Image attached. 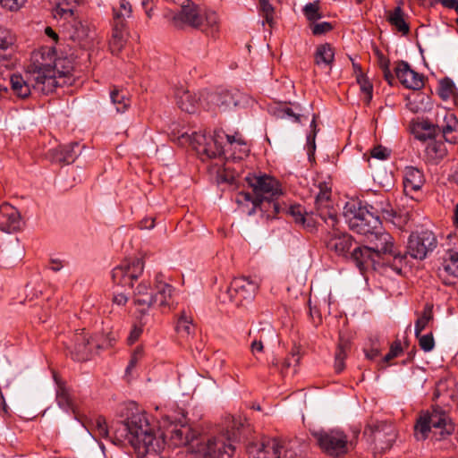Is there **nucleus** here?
I'll use <instances>...</instances> for the list:
<instances>
[{
    "label": "nucleus",
    "instance_id": "nucleus-48",
    "mask_svg": "<svg viewBox=\"0 0 458 458\" xmlns=\"http://www.w3.org/2000/svg\"><path fill=\"white\" fill-rule=\"evenodd\" d=\"M419 340V345L421 350L426 352H431L435 347V340L432 333L421 335L416 336Z\"/></svg>",
    "mask_w": 458,
    "mask_h": 458
},
{
    "label": "nucleus",
    "instance_id": "nucleus-9",
    "mask_svg": "<svg viewBox=\"0 0 458 458\" xmlns=\"http://www.w3.org/2000/svg\"><path fill=\"white\" fill-rule=\"evenodd\" d=\"M320 218L324 220L331 230L327 233L326 245L328 250L335 252L338 256L347 257L351 248L353 245V239L348 233L341 232L337 228L338 218L336 212L327 210V216L324 212L320 213Z\"/></svg>",
    "mask_w": 458,
    "mask_h": 458
},
{
    "label": "nucleus",
    "instance_id": "nucleus-29",
    "mask_svg": "<svg viewBox=\"0 0 458 458\" xmlns=\"http://www.w3.org/2000/svg\"><path fill=\"white\" fill-rule=\"evenodd\" d=\"M134 303L139 307L141 313H145L153 306V292L148 291V286L141 283L134 292Z\"/></svg>",
    "mask_w": 458,
    "mask_h": 458
},
{
    "label": "nucleus",
    "instance_id": "nucleus-33",
    "mask_svg": "<svg viewBox=\"0 0 458 458\" xmlns=\"http://www.w3.org/2000/svg\"><path fill=\"white\" fill-rule=\"evenodd\" d=\"M224 172L226 181L235 182L243 173V164L242 163V160L225 158V162L224 163Z\"/></svg>",
    "mask_w": 458,
    "mask_h": 458
},
{
    "label": "nucleus",
    "instance_id": "nucleus-15",
    "mask_svg": "<svg viewBox=\"0 0 458 458\" xmlns=\"http://www.w3.org/2000/svg\"><path fill=\"white\" fill-rule=\"evenodd\" d=\"M437 239L430 231H421L410 235L408 242V253L413 259H424L428 253L437 247Z\"/></svg>",
    "mask_w": 458,
    "mask_h": 458
},
{
    "label": "nucleus",
    "instance_id": "nucleus-40",
    "mask_svg": "<svg viewBox=\"0 0 458 458\" xmlns=\"http://www.w3.org/2000/svg\"><path fill=\"white\" fill-rule=\"evenodd\" d=\"M56 402L62 409L68 410L72 408V400L64 383L57 382Z\"/></svg>",
    "mask_w": 458,
    "mask_h": 458
},
{
    "label": "nucleus",
    "instance_id": "nucleus-43",
    "mask_svg": "<svg viewBox=\"0 0 458 458\" xmlns=\"http://www.w3.org/2000/svg\"><path fill=\"white\" fill-rule=\"evenodd\" d=\"M110 98L118 113L124 112L130 106V99L122 91L116 89L110 92Z\"/></svg>",
    "mask_w": 458,
    "mask_h": 458
},
{
    "label": "nucleus",
    "instance_id": "nucleus-62",
    "mask_svg": "<svg viewBox=\"0 0 458 458\" xmlns=\"http://www.w3.org/2000/svg\"><path fill=\"white\" fill-rule=\"evenodd\" d=\"M55 16L59 15L60 17H71L72 16V10L70 8H64L58 4L55 10Z\"/></svg>",
    "mask_w": 458,
    "mask_h": 458
},
{
    "label": "nucleus",
    "instance_id": "nucleus-45",
    "mask_svg": "<svg viewBox=\"0 0 458 458\" xmlns=\"http://www.w3.org/2000/svg\"><path fill=\"white\" fill-rule=\"evenodd\" d=\"M259 10L264 17L262 24L267 23L270 27L274 24V6L269 3V0H259Z\"/></svg>",
    "mask_w": 458,
    "mask_h": 458
},
{
    "label": "nucleus",
    "instance_id": "nucleus-53",
    "mask_svg": "<svg viewBox=\"0 0 458 458\" xmlns=\"http://www.w3.org/2000/svg\"><path fill=\"white\" fill-rule=\"evenodd\" d=\"M300 357L298 353L292 352L291 355L284 359L280 369L282 374H286L287 370L299 363Z\"/></svg>",
    "mask_w": 458,
    "mask_h": 458
},
{
    "label": "nucleus",
    "instance_id": "nucleus-59",
    "mask_svg": "<svg viewBox=\"0 0 458 458\" xmlns=\"http://www.w3.org/2000/svg\"><path fill=\"white\" fill-rule=\"evenodd\" d=\"M142 356H143L142 347H140V346L136 347V349L133 351V352L131 354L130 362L126 368V371L128 372L131 369H132L136 366L138 361L142 358Z\"/></svg>",
    "mask_w": 458,
    "mask_h": 458
},
{
    "label": "nucleus",
    "instance_id": "nucleus-31",
    "mask_svg": "<svg viewBox=\"0 0 458 458\" xmlns=\"http://www.w3.org/2000/svg\"><path fill=\"white\" fill-rule=\"evenodd\" d=\"M405 17L406 15L401 6H396L387 13L388 22L403 35H407L410 32V27Z\"/></svg>",
    "mask_w": 458,
    "mask_h": 458
},
{
    "label": "nucleus",
    "instance_id": "nucleus-13",
    "mask_svg": "<svg viewBox=\"0 0 458 458\" xmlns=\"http://www.w3.org/2000/svg\"><path fill=\"white\" fill-rule=\"evenodd\" d=\"M143 269L144 261L141 258L127 259L113 269L112 278L118 285L131 287L133 281L143 273Z\"/></svg>",
    "mask_w": 458,
    "mask_h": 458
},
{
    "label": "nucleus",
    "instance_id": "nucleus-4",
    "mask_svg": "<svg viewBox=\"0 0 458 458\" xmlns=\"http://www.w3.org/2000/svg\"><path fill=\"white\" fill-rule=\"evenodd\" d=\"M301 444L296 439L280 440L262 437L246 446L248 458H296Z\"/></svg>",
    "mask_w": 458,
    "mask_h": 458
},
{
    "label": "nucleus",
    "instance_id": "nucleus-30",
    "mask_svg": "<svg viewBox=\"0 0 458 458\" xmlns=\"http://www.w3.org/2000/svg\"><path fill=\"white\" fill-rule=\"evenodd\" d=\"M335 59V51L333 47L328 44H321L316 47L314 53V62L318 66L331 67Z\"/></svg>",
    "mask_w": 458,
    "mask_h": 458
},
{
    "label": "nucleus",
    "instance_id": "nucleus-49",
    "mask_svg": "<svg viewBox=\"0 0 458 458\" xmlns=\"http://www.w3.org/2000/svg\"><path fill=\"white\" fill-rule=\"evenodd\" d=\"M303 13L309 21H313L321 18L318 4L316 2L307 4L303 8Z\"/></svg>",
    "mask_w": 458,
    "mask_h": 458
},
{
    "label": "nucleus",
    "instance_id": "nucleus-27",
    "mask_svg": "<svg viewBox=\"0 0 458 458\" xmlns=\"http://www.w3.org/2000/svg\"><path fill=\"white\" fill-rule=\"evenodd\" d=\"M240 96V92H236L234 94L229 91H225L221 94L208 92L206 94V98L208 101L207 108H210V103L214 104L215 101L216 102V105L223 110H226L227 108H231L233 106H237L241 103L239 99Z\"/></svg>",
    "mask_w": 458,
    "mask_h": 458
},
{
    "label": "nucleus",
    "instance_id": "nucleus-22",
    "mask_svg": "<svg viewBox=\"0 0 458 458\" xmlns=\"http://www.w3.org/2000/svg\"><path fill=\"white\" fill-rule=\"evenodd\" d=\"M155 293H153V305L162 310H170L174 305V287L162 280V276L157 274L155 277Z\"/></svg>",
    "mask_w": 458,
    "mask_h": 458
},
{
    "label": "nucleus",
    "instance_id": "nucleus-52",
    "mask_svg": "<svg viewBox=\"0 0 458 458\" xmlns=\"http://www.w3.org/2000/svg\"><path fill=\"white\" fill-rule=\"evenodd\" d=\"M26 0H0V5L11 12L20 10L25 4Z\"/></svg>",
    "mask_w": 458,
    "mask_h": 458
},
{
    "label": "nucleus",
    "instance_id": "nucleus-46",
    "mask_svg": "<svg viewBox=\"0 0 458 458\" xmlns=\"http://www.w3.org/2000/svg\"><path fill=\"white\" fill-rule=\"evenodd\" d=\"M244 426L243 420L242 418H232L230 422V430H227L229 436L226 437L228 441L233 442L237 440L241 435V429Z\"/></svg>",
    "mask_w": 458,
    "mask_h": 458
},
{
    "label": "nucleus",
    "instance_id": "nucleus-1",
    "mask_svg": "<svg viewBox=\"0 0 458 458\" xmlns=\"http://www.w3.org/2000/svg\"><path fill=\"white\" fill-rule=\"evenodd\" d=\"M64 60H57L55 65L33 62L25 71L24 74L14 73L11 75V89L15 96L26 98L31 90L48 94L55 88L71 83L72 67L64 66Z\"/></svg>",
    "mask_w": 458,
    "mask_h": 458
},
{
    "label": "nucleus",
    "instance_id": "nucleus-26",
    "mask_svg": "<svg viewBox=\"0 0 458 458\" xmlns=\"http://www.w3.org/2000/svg\"><path fill=\"white\" fill-rule=\"evenodd\" d=\"M225 157L232 158L233 160H242L249 156L250 148L246 142L242 139L238 133L234 135H225Z\"/></svg>",
    "mask_w": 458,
    "mask_h": 458
},
{
    "label": "nucleus",
    "instance_id": "nucleus-55",
    "mask_svg": "<svg viewBox=\"0 0 458 458\" xmlns=\"http://www.w3.org/2000/svg\"><path fill=\"white\" fill-rule=\"evenodd\" d=\"M376 205L380 206L379 208H376V212H380L384 217L390 218L394 216V209L387 201L376 202Z\"/></svg>",
    "mask_w": 458,
    "mask_h": 458
},
{
    "label": "nucleus",
    "instance_id": "nucleus-3",
    "mask_svg": "<svg viewBox=\"0 0 458 458\" xmlns=\"http://www.w3.org/2000/svg\"><path fill=\"white\" fill-rule=\"evenodd\" d=\"M244 180L252 189L253 194L241 191L236 195L235 200L239 206L251 203L252 208L248 211L249 215H252L264 201L273 202L282 194L279 182L272 176L248 174Z\"/></svg>",
    "mask_w": 458,
    "mask_h": 458
},
{
    "label": "nucleus",
    "instance_id": "nucleus-58",
    "mask_svg": "<svg viewBox=\"0 0 458 458\" xmlns=\"http://www.w3.org/2000/svg\"><path fill=\"white\" fill-rule=\"evenodd\" d=\"M332 30V25L329 22L323 21L320 23H315L311 26V31L314 35H322Z\"/></svg>",
    "mask_w": 458,
    "mask_h": 458
},
{
    "label": "nucleus",
    "instance_id": "nucleus-35",
    "mask_svg": "<svg viewBox=\"0 0 458 458\" xmlns=\"http://www.w3.org/2000/svg\"><path fill=\"white\" fill-rule=\"evenodd\" d=\"M433 305L427 303L423 309L422 313L415 321L414 333L415 336H420V334L428 327L429 322L433 321Z\"/></svg>",
    "mask_w": 458,
    "mask_h": 458
},
{
    "label": "nucleus",
    "instance_id": "nucleus-2",
    "mask_svg": "<svg viewBox=\"0 0 458 458\" xmlns=\"http://www.w3.org/2000/svg\"><path fill=\"white\" fill-rule=\"evenodd\" d=\"M114 434L119 442L127 440L140 458L148 455L157 458V453L165 446L162 434L157 436L156 427L143 411L133 412L125 420L117 422Z\"/></svg>",
    "mask_w": 458,
    "mask_h": 458
},
{
    "label": "nucleus",
    "instance_id": "nucleus-16",
    "mask_svg": "<svg viewBox=\"0 0 458 458\" xmlns=\"http://www.w3.org/2000/svg\"><path fill=\"white\" fill-rule=\"evenodd\" d=\"M365 433L370 434L376 447L381 451L391 448L397 437L394 426L386 421H377L368 425Z\"/></svg>",
    "mask_w": 458,
    "mask_h": 458
},
{
    "label": "nucleus",
    "instance_id": "nucleus-47",
    "mask_svg": "<svg viewBox=\"0 0 458 458\" xmlns=\"http://www.w3.org/2000/svg\"><path fill=\"white\" fill-rule=\"evenodd\" d=\"M357 83L360 85V89L365 95V102L369 104L372 98L373 86L370 81L364 76L363 73L357 74Z\"/></svg>",
    "mask_w": 458,
    "mask_h": 458
},
{
    "label": "nucleus",
    "instance_id": "nucleus-42",
    "mask_svg": "<svg viewBox=\"0 0 458 458\" xmlns=\"http://www.w3.org/2000/svg\"><path fill=\"white\" fill-rule=\"evenodd\" d=\"M193 329L191 318L187 316L185 311H182L177 321L176 331L182 337L187 338L193 333Z\"/></svg>",
    "mask_w": 458,
    "mask_h": 458
},
{
    "label": "nucleus",
    "instance_id": "nucleus-24",
    "mask_svg": "<svg viewBox=\"0 0 458 458\" xmlns=\"http://www.w3.org/2000/svg\"><path fill=\"white\" fill-rule=\"evenodd\" d=\"M395 74L399 81L407 89H420L424 85L422 76L411 70L407 62L398 63Z\"/></svg>",
    "mask_w": 458,
    "mask_h": 458
},
{
    "label": "nucleus",
    "instance_id": "nucleus-12",
    "mask_svg": "<svg viewBox=\"0 0 458 458\" xmlns=\"http://www.w3.org/2000/svg\"><path fill=\"white\" fill-rule=\"evenodd\" d=\"M258 288V284L250 278L237 277L230 283L226 292L220 298L223 302L230 301L241 306L244 301L253 300Z\"/></svg>",
    "mask_w": 458,
    "mask_h": 458
},
{
    "label": "nucleus",
    "instance_id": "nucleus-17",
    "mask_svg": "<svg viewBox=\"0 0 458 458\" xmlns=\"http://www.w3.org/2000/svg\"><path fill=\"white\" fill-rule=\"evenodd\" d=\"M350 259L361 272L369 268L377 269L388 265V261L381 260V254H377L368 246L355 247L350 253Z\"/></svg>",
    "mask_w": 458,
    "mask_h": 458
},
{
    "label": "nucleus",
    "instance_id": "nucleus-61",
    "mask_svg": "<svg viewBox=\"0 0 458 458\" xmlns=\"http://www.w3.org/2000/svg\"><path fill=\"white\" fill-rule=\"evenodd\" d=\"M420 128L421 131H427V136H436L437 134V123L434 125L428 122H423L420 124Z\"/></svg>",
    "mask_w": 458,
    "mask_h": 458
},
{
    "label": "nucleus",
    "instance_id": "nucleus-18",
    "mask_svg": "<svg viewBox=\"0 0 458 458\" xmlns=\"http://www.w3.org/2000/svg\"><path fill=\"white\" fill-rule=\"evenodd\" d=\"M207 93L208 92H191L186 88L181 86L175 89L174 98L176 105L182 111L193 114L198 111L200 106H204L203 100H207ZM205 107H207V105Z\"/></svg>",
    "mask_w": 458,
    "mask_h": 458
},
{
    "label": "nucleus",
    "instance_id": "nucleus-60",
    "mask_svg": "<svg viewBox=\"0 0 458 458\" xmlns=\"http://www.w3.org/2000/svg\"><path fill=\"white\" fill-rule=\"evenodd\" d=\"M142 332V327L134 326L127 338L128 344H133L140 337Z\"/></svg>",
    "mask_w": 458,
    "mask_h": 458
},
{
    "label": "nucleus",
    "instance_id": "nucleus-11",
    "mask_svg": "<svg viewBox=\"0 0 458 458\" xmlns=\"http://www.w3.org/2000/svg\"><path fill=\"white\" fill-rule=\"evenodd\" d=\"M367 238L369 242L371 244L369 248L373 249V250L377 252V254H381L382 261H387L385 258L386 255L393 257V263L388 262L387 266H389L395 273L400 274L402 268L399 264L402 263L403 256L394 246L393 237L388 233L381 231L380 226L379 229L372 231Z\"/></svg>",
    "mask_w": 458,
    "mask_h": 458
},
{
    "label": "nucleus",
    "instance_id": "nucleus-14",
    "mask_svg": "<svg viewBox=\"0 0 458 458\" xmlns=\"http://www.w3.org/2000/svg\"><path fill=\"white\" fill-rule=\"evenodd\" d=\"M73 360L84 361L89 360L100 344L84 329L76 332L67 346Z\"/></svg>",
    "mask_w": 458,
    "mask_h": 458
},
{
    "label": "nucleus",
    "instance_id": "nucleus-23",
    "mask_svg": "<svg viewBox=\"0 0 458 458\" xmlns=\"http://www.w3.org/2000/svg\"><path fill=\"white\" fill-rule=\"evenodd\" d=\"M82 148L78 142H72L50 149L48 157L52 162L69 165L81 154Z\"/></svg>",
    "mask_w": 458,
    "mask_h": 458
},
{
    "label": "nucleus",
    "instance_id": "nucleus-19",
    "mask_svg": "<svg viewBox=\"0 0 458 458\" xmlns=\"http://www.w3.org/2000/svg\"><path fill=\"white\" fill-rule=\"evenodd\" d=\"M175 25L185 24L194 29L202 28L203 13L193 2L185 0L178 13L173 16Z\"/></svg>",
    "mask_w": 458,
    "mask_h": 458
},
{
    "label": "nucleus",
    "instance_id": "nucleus-63",
    "mask_svg": "<svg viewBox=\"0 0 458 458\" xmlns=\"http://www.w3.org/2000/svg\"><path fill=\"white\" fill-rule=\"evenodd\" d=\"M64 267L63 261L58 259H51L49 262V268L54 272H58Z\"/></svg>",
    "mask_w": 458,
    "mask_h": 458
},
{
    "label": "nucleus",
    "instance_id": "nucleus-21",
    "mask_svg": "<svg viewBox=\"0 0 458 458\" xmlns=\"http://www.w3.org/2000/svg\"><path fill=\"white\" fill-rule=\"evenodd\" d=\"M200 435L188 425H175L170 431V439L174 445L188 446L189 451L194 454L195 445Z\"/></svg>",
    "mask_w": 458,
    "mask_h": 458
},
{
    "label": "nucleus",
    "instance_id": "nucleus-64",
    "mask_svg": "<svg viewBox=\"0 0 458 458\" xmlns=\"http://www.w3.org/2000/svg\"><path fill=\"white\" fill-rule=\"evenodd\" d=\"M155 226V219L152 217H146L140 222V229H152Z\"/></svg>",
    "mask_w": 458,
    "mask_h": 458
},
{
    "label": "nucleus",
    "instance_id": "nucleus-28",
    "mask_svg": "<svg viewBox=\"0 0 458 458\" xmlns=\"http://www.w3.org/2000/svg\"><path fill=\"white\" fill-rule=\"evenodd\" d=\"M425 182L423 172L414 166H407L404 170L403 186L405 191H419Z\"/></svg>",
    "mask_w": 458,
    "mask_h": 458
},
{
    "label": "nucleus",
    "instance_id": "nucleus-50",
    "mask_svg": "<svg viewBox=\"0 0 458 458\" xmlns=\"http://www.w3.org/2000/svg\"><path fill=\"white\" fill-rule=\"evenodd\" d=\"M289 214L294 218V221L298 224L305 225L306 216L304 208L301 205H294L290 207Z\"/></svg>",
    "mask_w": 458,
    "mask_h": 458
},
{
    "label": "nucleus",
    "instance_id": "nucleus-34",
    "mask_svg": "<svg viewBox=\"0 0 458 458\" xmlns=\"http://www.w3.org/2000/svg\"><path fill=\"white\" fill-rule=\"evenodd\" d=\"M14 43V35L9 30L0 28V57L5 58L13 50Z\"/></svg>",
    "mask_w": 458,
    "mask_h": 458
},
{
    "label": "nucleus",
    "instance_id": "nucleus-7",
    "mask_svg": "<svg viewBox=\"0 0 458 458\" xmlns=\"http://www.w3.org/2000/svg\"><path fill=\"white\" fill-rule=\"evenodd\" d=\"M344 216L351 230L366 237L381 225L377 216L356 202L346 203Z\"/></svg>",
    "mask_w": 458,
    "mask_h": 458
},
{
    "label": "nucleus",
    "instance_id": "nucleus-41",
    "mask_svg": "<svg viewBox=\"0 0 458 458\" xmlns=\"http://www.w3.org/2000/svg\"><path fill=\"white\" fill-rule=\"evenodd\" d=\"M439 97L446 101L454 98L456 95V87L454 81L449 78H445L439 82L437 89Z\"/></svg>",
    "mask_w": 458,
    "mask_h": 458
},
{
    "label": "nucleus",
    "instance_id": "nucleus-37",
    "mask_svg": "<svg viewBox=\"0 0 458 458\" xmlns=\"http://www.w3.org/2000/svg\"><path fill=\"white\" fill-rule=\"evenodd\" d=\"M203 13V26L199 28L208 35L214 36L219 30L218 16L215 12L208 11Z\"/></svg>",
    "mask_w": 458,
    "mask_h": 458
},
{
    "label": "nucleus",
    "instance_id": "nucleus-20",
    "mask_svg": "<svg viewBox=\"0 0 458 458\" xmlns=\"http://www.w3.org/2000/svg\"><path fill=\"white\" fill-rule=\"evenodd\" d=\"M440 132L446 142H458V119L454 113L444 110L437 114V133Z\"/></svg>",
    "mask_w": 458,
    "mask_h": 458
},
{
    "label": "nucleus",
    "instance_id": "nucleus-36",
    "mask_svg": "<svg viewBox=\"0 0 458 458\" xmlns=\"http://www.w3.org/2000/svg\"><path fill=\"white\" fill-rule=\"evenodd\" d=\"M131 5L127 0H120L118 6L113 8L114 23L126 25V19L131 15Z\"/></svg>",
    "mask_w": 458,
    "mask_h": 458
},
{
    "label": "nucleus",
    "instance_id": "nucleus-32",
    "mask_svg": "<svg viewBox=\"0 0 458 458\" xmlns=\"http://www.w3.org/2000/svg\"><path fill=\"white\" fill-rule=\"evenodd\" d=\"M126 25L114 23L112 37L109 41V47L113 54H118L124 47L127 40L125 31Z\"/></svg>",
    "mask_w": 458,
    "mask_h": 458
},
{
    "label": "nucleus",
    "instance_id": "nucleus-44",
    "mask_svg": "<svg viewBox=\"0 0 458 458\" xmlns=\"http://www.w3.org/2000/svg\"><path fill=\"white\" fill-rule=\"evenodd\" d=\"M330 198V191L328 189H320L319 193L316 197V206L318 210V215L320 216V213L324 212L327 215V210H333L335 212L334 208H328V200Z\"/></svg>",
    "mask_w": 458,
    "mask_h": 458
},
{
    "label": "nucleus",
    "instance_id": "nucleus-25",
    "mask_svg": "<svg viewBox=\"0 0 458 458\" xmlns=\"http://www.w3.org/2000/svg\"><path fill=\"white\" fill-rule=\"evenodd\" d=\"M21 220L18 210L10 204L0 206V230L4 233H13L21 229Z\"/></svg>",
    "mask_w": 458,
    "mask_h": 458
},
{
    "label": "nucleus",
    "instance_id": "nucleus-54",
    "mask_svg": "<svg viewBox=\"0 0 458 458\" xmlns=\"http://www.w3.org/2000/svg\"><path fill=\"white\" fill-rule=\"evenodd\" d=\"M403 352L400 341H394L391 346L388 353L384 357V361L388 362L392 359L399 356Z\"/></svg>",
    "mask_w": 458,
    "mask_h": 458
},
{
    "label": "nucleus",
    "instance_id": "nucleus-51",
    "mask_svg": "<svg viewBox=\"0 0 458 458\" xmlns=\"http://www.w3.org/2000/svg\"><path fill=\"white\" fill-rule=\"evenodd\" d=\"M265 331V328L261 330V335L259 336V339H254L252 343L250 344V352L252 355L256 357L257 360H259V354L263 353L264 352V344H263V333Z\"/></svg>",
    "mask_w": 458,
    "mask_h": 458
},
{
    "label": "nucleus",
    "instance_id": "nucleus-56",
    "mask_svg": "<svg viewBox=\"0 0 458 458\" xmlns=\"http://www.w3.org/2000/svg\"><path fill=\"white\" fill-rule=\"evenodd\" d=\"M370 155L372 157L379 159V160H386L390 156V151L382 146H376L374 147L371 151Z\"/></svg>",
    "mask_w": 458,
    "mask_h": 458
},
{
    "label": "nucleus",
    "instance_id": "nucleus-10",
    "mask_svg": "<svg viewBox=\"0 0 458 458\" xmlns=\"http://www.w3.org/2000/svg\"><path fill=\"white\" fill-rule=\"evenodd\" d=\"M195 452L201 458H232L235 447L224 435H200Z\"/></svg>",
    "mask_w": 458,
    "mask_h": 458
},
{
    "label": "nucleus",
    "instance_id": "nucleus-8",
    "mask_svg": "<svg viewBox=\"0 0 458 458\" xmlns=\"http://www.w3.org/2000/svg\"><path fill=\"white\" fill-rule=\"evenodd\" d=\"M316 445L327 455L338 458L346 454L351 446L347 435L341 429L329 428L312 430Z\"/></svg>",
    "mask_w": 458,
    "mask_h": 458
},
{
    "label": "nucleus",
    "instance_id": "nucleus-6",
    "mask_svg": "<svg viewBox=\"0 0 458 458\" xmlns=\"http://www.w3.org/2000/svg\"><path fill=\"white\" fill-rule=\"evenodd\" d=\"M224 131H215L212 136L207 137L201 132L182 133L179 139L182 142H189L199 157L204 161L213 159L225 154V146L222 145V140L225 137Z\"/></svg>",
    "mask_w": 458,
    "mask_h": 458
},
{
    "label": "nucleus",
    "instance_id": "nucleus-57",
    "mask_svg": "<svg viewBox=\"0 0 458 458\" xmlns=\"http://www.w3.org/2000/svg\"><path fill=\"white\" fill-rule=\"evenodd\" d=\"M94 426L97 433L99 437H108V428L106 426V420L102 417H98L95 420Z\"/></svg>",
    "mask_w": 458,
    "mask_h": 458
},
{
    "label": "nucleus",
    "instance_id": "nucleus-39",
    "mask_svg": "<svg viewBox=\"0 0 458 458\" xmlns=\"http://www.w3.org/2000/svg\"><path fill=\"white\" fill-rule=\"evenodd\" d=\"M426 154L429 159L438 160L446 154V148L441 141L430 140L426 146Z\"/></svg>",
    "mask_w": 458,
    "mask_h": 458
},
{
    "label": "nucleus",
    "instance_id": "nucleus-5",
    "mask_svg": "<svg viewBox=\"0 0 458 458\" xmlns=\"http://www.w3.org/2000/svg\"><path fill=\"white\" fill-rule=\"evenodd\" d=\"M433 428L438 431L441 439L454 431V424L445 411L433 408L420 414L414 426V436L417 440H425Z\"/></svg>",
    "mask_w": 458,
    "mask_h": 458
},
{
    "label": "nucleus",
    "instance_id": "nucleus-38",
    "mask_svg": "<svg viewBox=\"0 0 458 458\" xmlns=\"http://www.w3.org/2000/svg\"><path fill=\"white\" fill-rule=\"evenodd\" d=\"M442 266L445 272L458 277V252L448 250L444 258Z\"/></svg>",
    "mask_w": 458,
    "mask_h": 458
}]
</instances>
